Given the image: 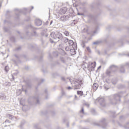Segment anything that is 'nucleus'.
<instances>
[{"label":"nucleus","mask_w":129,"mask_h":129,"mask_svg":"<svg viewBox=\"0 0 129 129\" xmlns=\"http://www.w3.org/2000/svg\"><path fill=\"white\" fill-rule=\"evenodd\" d=\"M117 70V67L112 65L110 67L109 70H107L106 73L107 75H108L109 76L111 75L113 72H115V71H116Z\"/></svg>","instance_id":"f257e3e1"},{"label":"nucleus","mask_w":129,"mask_h":129,"mask_svg":"<svg viewBox=\"0 0 129 129\" xmlns=\"http://www.w3.org/2000/svg\"><path fill=\"white\" fill-rule=\"evenodd\" d=\"M83 81L80 79L77 80L74 83V89H80L81 84H82Z\"/></svg>","instance_id":"f03ea898"},{"label":"nucleus","mask_w":129,"mask_h":129,"mask_svg":"<svg viewBox=\"0 0 129 129\" xmlns=\"http://www.w3.org/2000/svg\"><path fill=\"white\" fill-rule=\"evenodd\" d=\"M55 39H58V40H62V39H63V35L60 32H56Z\"/></svg>","instance_id":"7ed1b4c3"},{"label":"nucleus","mask_w":129,"mask_h":129,"mask_svg":"<svg viewBox=\"0 0 129 129\" xmlns=\"http://www.w3.org/2000/svg\"><path fill=\"white\" fill-rule=\"evenodd\" d=\"M96 66V63L92 62L91 64H89V68L91 69V71H93Z\"/></svg>","instance_id":"20e7f679"},{"label":"nucleus","mask_w":129,"mask_h":129,"mask_svg":"<svg viewBox=\"0 0 129 129\" xmlns=\"http://www.w3.org/2000/svg\"><path fill=\"white\" fill-rule=\"evenodd\" d=\"M66 12H67V8L64 7L60 10L59 13L61 15H64V14H66Z\"/></svg>","instance_id":"39448f33"},{"label":"nucleus","mask_w":129,"mask_h":129,"mask_svg":"<svg viewBox=\"0 0 129 129\" xmlns=\"http://www.w3.org/2000/svg\"><path fill=\"white\" fill-rule=\"evenodd\" d=\"M42 24V21L40 19L35 20V25L38 27L41 26Z\"/></svg>","instance_id":"423d86ee"},{"label":"nucleus","mask_w":129,"mask_h":129,"mask_svg":"<svg viewBox=\"0 0 129 129\" xmlns=\"http://www.w3.org/2000/svg\"><path fill=\"white\" fill-rule=\"evenodd\" d=\"M99 102L101 105H103V104H104V98H101L99 99Z\"/></svg>","instance_id":"0eeeda50"},{"label":"nucleus","mask_w":129,"mask_h":129,"mask_svg":"<svg viewBox=\"0 0 129 129\" xmlns=\"http://www.w3.org/2000/svg\"><path fill=\"white\" fill-rule=\"evenodd\" d=\"M63 43H64V44H67V43H68V42L69 41V39L68 38H67V37H64L62 39Z\"/></svg>","instance_id":"6e6552de"},{"label":"nucleus","mask_w":129,"mask_h":129,"mask_svg":"<svg viewBox=\"0 0 129 129\" xmlns=\"http://www.w3.org/2000/svg\"><path fill=\"white\" fill-rule=\"evenodd\" d=\"M70 53L71 54H72V55H75V54H76V51L75 50V49L73 48V49H71L70 50Z\"/></svg>","instance_id":"1a4fd4ad"},{"label":"nucleus","mask_w":129,"mask_h":129,"mask_svg":"<svg viewBox=\"0 0 129 129\" xmlns=\"http://www.w3.org/2000/svg\"><path fill=\"white\" fill-rule=\"evenodd\" d=\"M50 36L53 39H56V33H55L54 32H51L50 34Z\"/></svg>","instance_id":"9d476101"},{"label":"nucleus","mask_w":129,"mask_h":129,"mask_svg":"<svg viewBox=\"0 0 129 129\" xmlns=\"http://www.w3.org/2000/svg\"><path fill=\"white\" fill-rule=\"evenodd\" d=\"M7 116L9 117V119H11L12 120H14V116H13V115L8 114Z\"/></svg>","instance_id":"9b49d317"},{"label":"nucleus","mask_w":129,"mask_h":129,"mask_svg":"<svg viewBox=\"0 0 129 129\" xmlns=\"http://www.w3.org/2000/svg\"><path fill=\"white\" fill-rule=\"evenodd\" d=\"M15 11H17L18 13H23L24 11H27V9L24 8L23 10L15 9Z\"/></svg>","instance_id":"f8f14e48"},{"label":"nucleus","mask_w":129,"mask_h":129,"mask_svg":"<svg viewBox=\"0 0 129 129\" xmlns=\"http://www.w3.org/2000/svg\"><path fill=\"white\" fill-rule=\"evenodd\" d=\"M97 87H98L97 85V83H94L93 85V88L94 90H96V89H97Z\"/></svg>","instance_id":"ddd939ff"},{"label":"nucleus","mask_w":129,"mask_h":129,"mask_svg":"<svg viewBox=\"0 0 129 129\" xmlns=\"http://www.w3.org/2000/svg\"><path fill=\"white\" fill-rule=\"evenodd\" d=\"M68 43H69V46H73V45H74V42L72 40H69Z\"/></svg>","instance_id":"4468645a"},{"label":"nucleus","mask_w":129,"mask_h":129,"mask_svg":"<svg viewBox=\"0 0 129 129\" xmlns=\"http://www.w3.org/2000/svg\"><path fill=\"white\" fill-rule=\"evenodd\" d=\"M118 99H119V96H118V94L114 95V99H115V100H118Z\"/></svg>","instance_id":"2eb2a0df"},{"label":"nucleus","mask_w":129,"mask_h":129,"mask_svg":"<svg viewBox=\"0 0 129 129\" xmlns=\"http://www.w3.org/2000/svg\"><path fill=\"white\" fill-rule=\"evenodd\" d=\"M124 67V66H121V67H120V72L121 73H124V69H123Z\"/></svg>","instance_id":"dca6fc26"},{"label":"nucleus","mask_w":129,"mask_h":129,"mask_svg":"<svg viewBox=\"0 0 129 129\" xmlns=\"http://www.w3.org/2000/svg\"><path fill=\"white\" fill-rule=\"evenodd\" d=\"M60 21H62V22L66 21V17L62 16V17H60Z\"/></svg>","instance_id":"f3484780"},{"label":"nucleus","mask_w":129,"mask_h":129,"mask_svg":"<svg viewBox=\"0 0 129 129\" xmlns=\"http://www.w3.org/2000/svg\"><path fill=\"white\" fill-rule=\"evenodd\" d=\"M5 70L6 72H9V70H10V68L9 67V66H6L5 67Z\"/></svg>","instance_id":"a211bd4d"},{"label":"nucleus","mask_w":129,"mask_h":129,"mask_svg":"<svg viewBox=\"0 0 129 129\" xmlns=\"http://www.w3.org/2000/svg\"><path fill=\"white\" fill-rule=\"evenodd\" d=\"M77 94L80 95L82 96V95H83V92L81 91H77Z\"/></svg>","instance_id":"6ab92c4d"},{"label":"nucleus","mask_w":129,"mask_h":129,"mask_svg":"<svg viewBox=\"0 0 129 129\" xmlns=\"http://www.w3.org/2000/svg\"><path fill=\"white\" fill-rule=\"evenodd\" d=\"M64 34L65 35V36H67V37H68V36H69V32L68 31H64L63 32Z\"/></svg>","instance_id":"aec40b11"},{"label":"nucleus","mask_w":129,"mask_h":129,"mask_svg":"<svg viewBox=\"0 0 129 129\" xmlns=\"http://www.w3.org/2000/svg\"><path fill=\"white\" fill-rule=\"evenodd\" d=\"M3 129H11V126L10 125H8V126L5 125V127H4Z\"/></svg>","instance_id":"412c9836"},{"label":"nucleus","mask_w":129,"mask_h":129,"mask_svg":"<svg viewBox=\"0 0 129 129\" xmlns=\"http://www.w3.org/2000/svg\"><path fill=\"white\" fill-rule=\"evenodd\" d=\"M63 47H62L61 48V50H62V53H61V55H62L63 56H64V55H65V54H66V53L65 52V51H64L63 50Z\"/></svg>","instance_id":"4be33fe9"},{"label":"nucleus","mask_w":129,"mask_h":129,"mask_svg":"<svg viewBox=\"0 0 129 129\" xmlns=\"http://www.w3.org/2000/svg\"><path fill=\"white\" fill-rule=\"evenodd\" d=\"M6 95H3V96H1V97H0V98H1V99H6Z\"/></svg>","instance_id":"5701e85b"},{"label":"nucleus","mask_w":129,"mask_h":129,"mask_svg":"<svg viewBox=\"0 0 129 129\" xmlns=\"http://www.w3.org/2000/svg\"><path fill=\"white\" fill-rule=\"evenodd\" d=\"M60 60H61V62H63V63H65V59H64V57H61Z\"/></svg>","instance_id":"b1692460"},{"label":"nucleus","mask_w":129,"mask_h":129,"mask_svg":"<svg viewBox=\"0 0 129 129\" xmlns=\"http://www.w3.org/2000/svg\"><path fill=\"white\" fill-rule=\"evenodd\" d=\"M65 50L66 51H69L70 50V47H69V46H67L66 48H65Z\"/></svg>","instance_id":"393cba45"},{"label":"nucleus","mask_w":129,"mask_h":129,"mask_svg":"<svg viewBox=\"0 0 129 129\" xmlns=\"http://www.w3.org/2000/svg\"><path fill=\"white\" fill-rule=\"evenodd\" d=\"M98 44H99V42H98V41H95V42L93 43V45H97Z\"/></svg>","instance_id":"a878e982"},{"label":"nucleus","mask_w":129,"mask_h":129,"mask_svg":"<svg viewBox=\"0 0 129 129\" xmlns=\"http://www.w3.org/2000/svg\"><path fill=\"white\" fill-rule=\"evenodd\" d=\"M15 57H16V58H17V60H19V59L20 58V56H19L18 55H17V54L15 55Z\"/></svg>","instance_id":"bb28decb"},{"label":"nucleus","mask_w":129,"mask_h":129,"mask_svg":"<svg viewBox=\"0 0 129 129\" xmlns=\"http://www.w3.org/2000/svg\"><path fill=\"white\" fill-rule=\"evenodd\" d=\"M17 95H20V94H21V90H17Z\"/></svg>","instance_id":"cd10ccee"},{"label":"nucleus","mask_w":129,"mask_h":129,"mask_svg":"<svg viewBox=\"0 0 129 129\" xmlns=\"http://www.w3.org/2000/svg\"><path fill=\"white\" fill-rule=\"evenodd\" d=\"M87 51H88V52H89L90 53V52H91V50L90 49V48H89V47H87Z\"/></svg>","instance_id":"c85d7f7f"},{"label":"nucleus","mask_w":129,"mask_h":129,"mask_svg":"<svg viewBox=\"0 0 129 129\" xmlns=\"http://www.w3.org/2000/svg\"><path fill=\"white\" fill-rule=\"evenodd\" d=\"M80 112H82L84 114V108H82V110L80 111Z\"/></svg>","instance_id":"c756f323"},{"label":"nucleus","mask_w":129,"mask_h":129,"mask_svg":"<svg viewBox=\"0 0 129 129\" xmlns=\"http://www.w3.org/2000/svg\"><path fill=\"white\" fill-rule=\"evenodd\" d=\"M104 89H106V90H107V89H108V87L107 86L105 85L104 86Z\"/></svg>","instance_id":"7c9ffc66"},{"label":"nucleus","mask_w":129,"mask_h":129,"mask_svg":"<svg viewBox=\"0 0 129 129\" xmlns=\"http://www.w3.org/2000/svg\"><path fill=\"white\" fill-rule=\"evenodd\" d=\"M97 33V29H96V30H95L93 32V34L94 35L95 34Z\"/></svg>","instance_id":"2f4dec72"},{"label":"nucleus","mask_w":129,"mask_h":129,"mask_svg":"<svg viewBox=\"0 0 129 129\" xmlns=\"http://www.w3.org/2000/svg\"><path fill=\"white\" fill-rule=\"evenodd\" d=\"M61 80H62V81H65V78L64 77H62L61 78Z\"/></svg>","instance_id":"473e14b6"},{"label":"nucleus","mask_w":129,"mask_h":129,"mask_svg":"<svg viewBox=\"0 0 129 129\" xmlns=\"http://www.w3.org/2000/svg\"><path fill=\"white\" fill-rule=\"evenodd\" d=\"M4 31H5V32H8V28L4 27Z\"/></svg>","instance_id":"72a5a7b5"},{"label":"nucleus","mask_w":129,"mask_h":129,"mask_svg":"<svg viewBox=\"0 0 129 129\" xmlns=\"http://www.w3.org/2000/svg\"><path fill=\"white\" fill-rule=\"evenodd\" d=\"M101 122H105V119H102V120H101Z\"/></svg>","instance_id":"f704fd0d"},{"label":"nucleus","mask_w":129,"mask_h":129,"mask_svg":"<svg viewBox=\"0 0 129 129\" xmlns=\"http://www.w3.org/2000/svg\"><path fill=\"white\" fill-rule=\"evenodd\" d=\"M84 30V32H86V33H88V29L85 28Z\"/></svg>","instance_id":"c9c22d12"},{"label":"nucleus","mask_w":129,"mask_h":129,"mask_svg":"<svg viewBox=\"0 0 129 129\" xmlns=\"http://www.w3.org/2000/svg\"><path fill=\"white\" fill-rule=\"evenodd\" d=\"M35 35H36V31H34L33 33L32 34V36H35Z\"/></svg>","instance_id":"e433bc0d"},{"label":"nucleus","mask_w":129,"mask_h":129,"mask_svg":"<svg viewBox=\"0 0 129 129\" xmlns=\"http://www.w3.org/2000/svg\"><path fill=\"white\" fill-rule=\"evenodd\" d=\"M85 105H86V106H87L88 107H89V104L88 103H85Z\"/></svg>","instance_id":"4c0bfd02"},{"label":"nucleus","mask_w":129,"mask_h":129,"mask_svg":"<svg viewBox=\"0 0 129 129\" xmlns=\"http://www.w3.org/2000/svg\"><path fill=\"white\" fill-rule=\"evenodd\" d=\"M5 122L6 123H7V122H8L9 123H10V122H11V121H10L9 120H6V121H5Z\"/></svg>","instance_id":"58836bf2"},{"label":"nucleus","mask_w":129,"mask_h":129,"mask_svg":"<svg viewBox=\"0 0 129 129\" xmlns=\"http://www.w3.org/2000/svg\"><path fill=\"white\" fill-rule=\"evenodd\" d=\"M78 15L79 16H83V14H81V13H78Z\"/></svg>","instance_id":"ea45409f"},{"label":"nucleus","mask_w":129,"mask_h":129,"mask_svg":"<svg viewBox=\"0 0 129 129\" xmlns=\"http://www.w3.org/2000/svg\"><path fill=\"white\" fill-rule=\"evenodd\" d=\"M21 47H19L16 49L17 51H19V50H20Z\"/></svg>","instance_id":"a19ab883"},{"label":"nucleus","mask_w":129,"mask_h":129,"mask_svg":"<svg viewBox=\"0 0 129 129\" xmlns=\"http://www.w3.org/2000/svg\"><path fill=\"white\" fill-rule=\"evenodd\" d=\"M47 92H48V91H47V90H45V91H44L45 94H47Z\"/></svg>","instance_id":"79ce46f5"},{"label":"nucleus","mask_w":129,"mask_h":129,"mask_svg":"<svg viewBox=\"0 0 129 129\" xmlns=\"http://www.w3.org/2000/svg\"><path fill=\"white\" fill-rule=\"evenodd\" d=\"M61 93H62V95H64L65 94V92L62 91Z\"/></svg>","instance_id":"37998d69"},{"label":"nucleus","mask_w":129,"mask_h":129,"mask_svg":"<svg viewBox=\"0 0 129 129\" xmlns=\"http://www.w3.org/2000/svg\"><path fill=\"white\" fill-rule=\"evenodd\" d=\"M68 89H69V90H70V89H72V88L71 87H69L68 88Z\"/></svg>","instance_id":"c03bdc74"},{"label":"nucleus","mask_w":129,"mask_h":129,"mask_svg":"<svg viewBox=\"0 0 129 129\" xmlns=\"http://www.w3.org/2000/svg\"><path fill=\"white\" fill-rule=\"evenodd\" d=\"M53 23V21H51V22H50V25H52V23Z\"/></svg>","instance_id":"a18cd8bd"},{"label":"nucleus","mask_w":129,"mask_h":129,"mask_svg":"<svg viewBox=\"0 0 129 129\" xmlns=\"http://www.w3.org/2000/svg\"><path fill=\"white\" fill-rule=\"evenodd\" d=\"M44 81H45V80H44V79H42V80H41L42 82H44Z\"/></svg>","instance_id":"49530a36"},{"label":"nucleus","mask_w":129,"mask_h":129,"mask_svg":"<svg viewBox=\"0 0 129 129\" xmlns=\"http://www.w3.org/2000/svg\"><path fill=\"white\" fill-rule=\"evenodd\" d=\"M99 68H101V66H99V67L98 68V69H99Z\"/></svg>","instance_id":"de8ad7c7"},{"label":"nucleus","mask_w":129,"mask_h":129,"mask_svg":"<svg viewBox=\"0 0 129 129\" xmlns=\"http://www.w3.org/2000/svg\"><path fill=\"white\" fill-rule=\"evenodd\" d=\"M85 47V44H84L83 47L84 48Z\"/></svg>","instance_id":"09e8293b"},{"label":"nucleus","mask_w":129,"mask_h":129,"mask_svg":"<svg viewBox=\"0 0 129 129\" xmlns=\"http://www.w3.org/2000/svg\"><path fill=\"white\" fill-rule=\"evenodd\" d=\"M37 103H39V100H37Z\"/></svg>","instance_id":"8fccbe9b"},{"label":"nucleus","mask_w":129,"mask_h":129,"mask_svg":"<svg viewBox=\"0 0 129 129\" xmlns=\"http://www.w3.org/2000/svg\"><path fill=\"white\" fill-rule=\"evenodd\" d=\"M31 8H32V10H33L34 9V7H33V6H32Z\"/></svg>","instance_id":"3c124183"},{"label":"nucleus","mask_w":129,"mask_h":129,"mask_svg":"<svg viewBox=\"0 0 129 129\" xmlns=\"http://www.w3.org/2000/svg\"><path fill=\"white\" fill-rule=\"evenodd\" d=\"M126 65H129V63H126Z\"/></svg>","instance_id":"603ef678"},{"label":"nucleus","mask_w":129,"mask_h":129,"mask_svg":"<svg viewBox=\"0 0 129 129\" xmlns=\"http://www.w3.org/2000/svg\"><path fill=\"white\" fill-rule=\"evenodd\" d=\"M2 7V4H0V8Z\"/></svg>","instance_id":"864d4df0"},{"label":"nucleus","mask_w":129,"mask_h":129,"mask_svg":"<svg viewBox=\"0 0 129 129\" xmlns=\"http://www.w3.org/2000/svg\"><path fill=\"white\" fill-rule=\"evenodd\" d=\"M25 92H27V90H25Z\"/></svg>","instance_id":"5fc2aeb1"},{"label":"nucleus","mask_w":129,"mask_h":129,"mask_svg":"<svg viewBox=\"0 0 129 129\" xmlns=\"http://www.w3.org/2000/svg\"><path fill=\"white\" fill-rule=\"evenodd\" d=\"M61 46V45H59V47Z\"/></svg>","instance_id":"6e6d98bb"},{"label":"nucleus","mask_w":129,"mask_h":129,"mask_svg":"<svg viewBox=\"0 0 129 129\" xmlns=\"http://www.w3.org/2000/svg\"><path fill=\"white\" fill-rule=\"evenodd\" d=\"M68 126H69V125L68 124Z\"/></svg>","instance_id":"4d7b16f0"},{"label":"nucleus","mask_w":129,"mask_h":129,"mask_svg":"<svg viewBox=\"0 0 129 129\" xmlns=\"http://www.w3.org/2000/svg\"><path fill=\"white\" fill-rule=\"evenodd\" d=\"M128 56H129V54L128 55Z\"/></svg>","instance_id":"13d9d810"}]
</instances>
